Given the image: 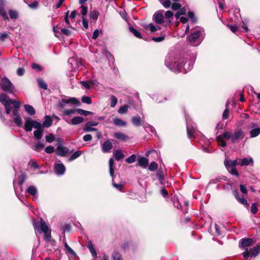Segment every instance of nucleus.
I'll return each mask as SVG.
<instances>
[{
    "label": "nucleus",
    "instance_id": "f03ea898",
    "mask_svg": "<svg viewBox=\"0 0 260 260\" xmlns=\"http://www.w3.org/2000/svg\"><path fill=\"white\" fill-rule=\"evenodd\" d=\"M187 59L182 57L180 55L173 57L169 55L166 58V64L171 70L174 72H181L182 68L186 72L191 70L192 65L186 64Z\"/></svg>",
    "mask_w": 260,
    "mask_h": 260
},
{
    "label": "nucleus",
    "instance_id": "aec40b11",
    "mask_svg": "<svg viewBox=\"0 0 260 260\" xmlns=\"http://www.w3.org/2000/svg\"><path fill=\"white\" fill-rule=\"evenodd\" d=\"M114 124L118 126H124L126 125V122L118 118H114L113 120Z\"/></svg>",
    "mask_w": 260,
    "mask_h": 260
},
{
    "label": "nucleus",
    "instance_id": "a878e982",
    "mask_svg": "<svg viewBox=\"0 0 260 260\" xmlns=\"http://www.w3.org/2000/svg\"><path fill=\"white\" fill-rule=\"evenodd\" d=\"M260 134V128L257 127L255 128H252L250 131V134L251 138L255 137L259 135Z\"/></svg>",
    "mask_w": 260,
    "mask_h": 260
},
{
    "label": "nucleus",
    "instance_id": "5701e85b",
    "mask_svg": "<svg viewBox=\"0 0 260 260\" xmlns=\"http://www.w3.org/2000/svg\"><path fill=\"white\" fill-rule=\"evenodd\" d=\"M132 122L133 124L136 126H140L142 124L141 118L139 116L133 117Z\"/></svg>",
    "mask_w": 260,
    "mask_h": 260
},
{
    "label": "nucleus",
    "instance_id": "c85d7f7f",
    "mask_svg": "<svg viewBox=\"0 0 260 260\" xmlns=\"http://www.w3.org/2000/svg\"><path fill=\"white\" fill-rule=\"evenodd\" d=\"M112 260H123L121 254L116 251H114L112 253Z\"/></svg>",
    "mask_w": 260,
    "mask_h": 260
},
{
    "label": "nucleus",
    "instance_id": "412c9836",
    "mask_svg": "<svg viewBox=\"0 0 260 260\" xmlns=\"http://www.w3.org/2000/svg\"><path fill=\"white\" fill-rule=\"evenodd\" d=\"M26 112L30 115L35 114L36 111L34 107L29 105H25L24 106Z\"/></svg>",
    "mask_w": 260,
    "mask_h": 260
},
{
    "label": "nucleus",
    "instance_id": "e2e57ef3",
    "mask_svg": "<svg viewBox=\"0 0 260 260\" xmlns=\"http://www.w3.org/2000/svg\"><path fill=\"white\" fill-rule=\"evenodd\" d=\"M28 164L29 165H30L32 167H33L35 169H38L39 168L38 164H37V162L36 161H33V160H31L29 162Z\"/></svg>",
    "mask_w": 260,
    "mask_h": 260
},
{
    "label": "nucleus",
    "instance_id": "4468645a",
    "mask_svg": "<svg viewBox=\"0 0 260 260\" xmlns=\"http://www.w3.org/2000/svg\"><path fill=\"white\" fill-rule=\"evenodd\" d=\"M139 165L143 168H146L149 164V160L144 156L139 157L138 159Z\"/></svg>",
    "mask_w": 260,
    "mask_h": 260
},
{
    "label": "nucleus",
    "instance_id": "6ab92c4d",
    "mask_svg": "<svg viewBox=\"0 0 260 260\" xmlns=\"http://www.w3.org/2000/svg\"><path fill=\"white\" fill-rule=\"evenodd\" d=\"M251 256H255L260 253V245H257L250 249Z\"/></svg>",
    "mask_w": 260,
    "mask_h": 260
},
{
    "label": "nucleus",
    "instance_id": "b1692460",
    "mask_svg": "<svg viewBox=\"0 0 260 260\" xmlns=\"http://www.w3.org/2000/svg\"><path fill=\"white\" fill-rule=\"evenodd\" d=\"M114 155L117 160H120L124 157V155L121 150L116 151L114 152Z\"/></svg>",
    "mask_w": 260,
    "mask_h": 260
},
{
    "label": "nucleus",
    "instance_id": "49530a36",
    "mask_svg": "<svg viewBox=\"0 0 260 260\" xmlns=\"http://www.w3.org/2000/svg\"><path fill=\"white\" fill-rule=\"evenodd\" d=\"M171 9L173 10H177L181 7V4L177 2H174L172 5L171 4Z\"/></svg>",
    "mask_w": 260,
    "mask_h": 260
},
{
    "label": "nucleus",
    "instance_id": "4d7b16f0",
    "mask_svg": "<svg viewBox=\"0 0 260 260\" xmlns=\"http://www.w3.org/2000/svg\"><path fill=\"white\" fill-rule=\"evenodd\" d=\"M156 177L157 179H158L160 181H162L164 179V175L161 171H158L156 174Z\"/></svg>",
    "mask_w": 260,
    "mask_h": 260
},
{
    "label": "nucleus",
    "instance_id": "2eb2a0df",
    "mask_svg": "<svg viewBox=\"0 0 260 260\" xmlns=\"http://www.w3.org/2000/svg\"><path fill=\"white\" fill-rule=\"evenodd\" d=\"M27 192L30 194V195L32 196L34 198V199H37L38 198V195L37 192L38 190L37 188L33 186L30 185L28 186V187L27 189L26 190Z\"/></svg>",
    "mask_w": 260,
    "mask_h": 260
},
{
    "label": "nucleus",
    "instance_id": "3c124183",
    "mask_svg": "<svg viewBox=\"0 0 260 260\" xmlns=\"http://www.w3.org/2000/svg\"><path fill=\"white\" fill-rule=\"evenodd\" d=\"M81 101L84 103H86L87 104H91V99L89 96H82Z\"/></svg>",
    "mask_w": 260,
    "mask_h": 260
},
{
    "label": "nucleus",
    "instance_id": "2f4dec72",
    "mask_svg": "<svg viewBox=\"0 0 260 260\" xmlns=\"http://www.w3.org/2000/svg\"><path fill=\"white\" fill-rule=\"evenodd\" d=\"M38 83L39 86L45 90L47 89V84L41 78H39L37 79Z\"/></svg>",
    "mask_w": 260,
    "mask_h": 260
},
{
    "label": "nucleus",
    "instance_id": "f257e3e1",
    "mask_svg": "<svg viewBox=\"0 0 260 260\" xmlns=\"http://www.w3.org/2000/svg\"><path fill=\"white\" fill-rule=\"evenodd\" d=\"M7 99L8 97L6 94L4 93L0 94V102L5 106L6 114H10L12 110L11 116L13 119L14 122L17 126L21 127L22 119L19 114L20 103L15 100Z\"/></svg>",
    "mask_w": 260,
    "mask_h": 260
},
{
    "label": "nucleus",
    "instance_id": "79ce46f5",
    "mask_svg": "<svg viewBox=\"0 0 260 260\" xmlns=\"http://www.w3.org/2000/svg\"><path fill=\"white\" fill-rule=\"evenodd\" d=\"M257 210H258L257 204L256 203H254L252 204V205L251 206V209H250L251 212L253 214H255L257 213Z\"/></svg>",
    "mask_w": 260,
    "mask_h": 260
},
{
    "label": "nucleus",
    "instance_id": "473e14b6",
    "mask_svg": "<svg viewBox=\"0 0 260 260\" xmlns=\"http://www.w3.org/2000/svg\"><path fill=\"white\" fill-rule=\"evenodd\" d=\"M129 31L133 33L135 37L141 39L142 38V36L141 34L136 29H135L133 27L131 26L129 28Z\"/></svg>",
    "mask_w": 260,
    "mask_h": 260
},
{
    "label": "nucleus",
    "instance_id": "052dcab7",
    "mask_svg": "<svg viewBox=\"0 0 260 260\" xmlns=\"http://www.w3.org/2000/svg\"><path fill=\"white\" fill-rule=\"evenodd\" d=\"M147 28H149L151 32H155L157 30L156 27L152 23L148 24Z\"/></svg>",
    "mask_w": 260,
    "mask_h": 260
},
{
    "label": "nucleus",
    "instance_id": "39448f33",
    "mask_svg": "<svg viewBox=\"0 0 260 260\" xmlns=\"http://www.w3.org/2000/svg\"><path fill=\"white\" fill-rule=\"evenodd\" d=\"M0 84L3 90L10 93L14 92L15 87L8 78H1Z\"/></svg>",
    "mask_w": 260,
    "mask_h": 260
},
{
    "label": "nucleus",
    "instance_id": "c03bdc74",
    "mask_svg": "<svg viewBox=\"0 0 260 260\" xmlns=\"http://www.w3.org/2000/svg\"><path fill=\"white\" fill-rule=\"evenodd\" d=\"M55 140V137L53 134H49L48 135L46 136V140L48 143H51Z\"/></svg>",
    "mask_w": 260,
    "mask_h": 260
},
{
    "label": "nucleus",
    "instance_id": "f8f14e48",
    "mask_svg": "<svg viewBox=\"0 0 260 260\" xmlns=\"http://www.w3.org/2000/svg\"><path fill=\"white\" fill-rule=\"evenodd\" d=\"M65 167L62 163L55 164L54 170L56 174L62 175L65 172Z\"/></svg>",
    "mask_w": 260,
    "mask_h": 260
},
{
    "label": "nucleus",
    "instance_id": "de8ad7c7",
    "mask_svg": "<svg viewBox=\"0 0 260 260\" xmlns=\"http://www.w3.org/2000/svg\"><path fill=\"white\" fill-rule=\"evenodd\" d=\"M9 15L11 19H16L18 18V13L14 10L9 11Z\"/></svg>",
    "mask_w": 260,
    "mask_h": 260
},
{
    "label": "nucleus",
    "instance_id": "69168bd1",
    "mask_svg": "<svg viewBox=\"0 0 260 260\" xmlns=\"http://www.w3.org/2000/svg\"><path fill=\"white\" fill-rule=\"evenodd\" d=\"M25 70L23 68H19L17 70V74L18 76H22L24 75Z\"/></svg>",
    "mask_w": 260,
    "mask_h": 260
},
{
    "label": "nucleus",
    "instance_id": "1a4fd4ad",
    "mask_svg": "<svg viewBox=\"0 0 260 260\" xmlns=\"http://www.w3.org/2000/svg\"><path fill=\"white\" fill-rule=\"evenodd\" d=\"M164 10L156 12L153 16V21L157 24H161L164 22V16L163 15Z\"/></svg>",
    "mask_w": 260,
    "mask_h": 260
},
{
    "label": "nucleus",
    "instance_id": "13d9d810",
    "mask_svg": "<svg viewBox=\"0 0 260 260\" xmlns=\"http://www.w3.org/2000/svg\"><path fill=\"white\" fill-rule=\"evenodd\" d=\"M81 8L82 9L81 14L82 15V16L85 17V16L87 13V7L85 6H84V5H82L81 6Z\"/></svg>",
    "mask_w": 260,
    "mask_h": 260
},
{
    "label": "nucleus",
    "instance_id": "e433bc0d",
    "mask_svg": "<svg viewBox=\"0 0 260 260\" xmlns=\"http://www.w3.org/2000/svg\"><path fill=\"white\" fill-rule=\"evenodd\" d=\"M157 164L155 161H152L148 166V169L150 171H154L157 169Z\"/></svg>",
    "mask_w": 260,
    "mask_h": 260
},
{
    "label": "nucleus",
    "instance_id": "9d476101",
    "mask_svg": "<svg viewBox=\"0 0 260 260\" xmlns=\"http://www.w3.org/2000/svg\"><path fill=\"white\" fill-rule=\"evenodd\" d=\"M186 128L187 136L189 138L194 137L195 127L191 124V121L186 119Z\"/></svg>",
    "mask_w": 260,
    "mask_h": 260
},
{
    "label": "nucleus",
    "instance_id": "0eeeda50",
    "mask_svg": "<svg viewBox=\"0 0 260 260\" xmlns=\"http://www.w3.org/2000/svg\"><path fill=\"white\" fill-rule=\"evenodd\" d=\"M79 103V101L75 98H70L69 99H61L58 104L60 108H63L66 107V104H71L76 105Z\"/></svg>",
    "mask_w": 260,
    "mask_h": 260
},
{
    "label": "nucleus",
    "instance_id": "a211bd4d",
    "mask_svg": "<svg viewBox=\"0 0 260 260\" xmlns=\"http://www.w3.org/2000/svg\"><path fill=\"white\" fill-rule=\"evenodd\" d=\"M36 128L37 129L34 132V137L37 140H40L43 136V129H42V126L40 128Z\"/></svg>",
    "mask_w": 260,
    "mask_h": 260
},
{
    "label": "nucleus",
    "instance_id": "a18cd8bd",
    "mask_svg": "<svg viewBox=\"0 0 260 260\" xmlns=\"http://www.w3.org/2000/svg\"><path fill=\"white\" fill-rule=\"evenodd\" d=\"M0 15L5 19H8V17L4 8L2 6H0Z\"/></svg>",
    "mask_w": 260,
    "mask_h": 260
},
{
    "label": "nucleus",
    "instance_id": "338daca9",
    "mask_svg": "<svg viewBox=\"0 0 260 260\" xmlns=\"http://www.w3.org/2000/svg\"><path fill=\"white\" fill-rule=\"evenodd\" d=\"M83 139L84 141H89L92 139V136L90 134H87L84 136Z\"/></svg>",
    "mask_w": 260,
    "mask_h": 260
},
{
    "label": "nucleus",
    "instance_id": "58836bf2",
    "mask_svg": "<svg viewBox=\"0 0 260 260\" xmlns=\"http://www.w3.org/2000/svg\"><path fill=\"white\" fill-rule=\"evenodd\" d=\"M110 100H111V107L112 108H114L116 106V104L118 102V100L116 96L114 95H111L110 96Z\"/></svg>",
    "mask_w": 260,
    "mask_h": 260
},
{
    "label": "nucleus",
    "instance_id": "603ef678",
    "mask_svg": "<svg viewBox=\"0 0 260 260\" xmlns=\"http://www.w3.org/2000/svg\"><path fill=\"white\" fill-rule=\"evenodd\" d=\"M96 130V129L95 128L91 127V126H90L89 125H88L87 123L85 124V126L83 128V131L84 132H92Z\"/></svg>",
    "mask_w": 260,
    "mask_h": 260
},
{
    "label": "nucleus",
    "instance_id": "ddd939ff",
    "mask_svg": "<svg viewBox=\"0 0 260 260\" xmlns=\"http://www.w3.org/2000/svg\"><path fill=\"white\" fill-rule=\"evenodd\" d=\"M113 148V144L110 140L106 141L102 145V151L106 153L109 152Z\"/></svg>",
    "mask_w": 260,
    "mask_h": 260
},
{
    "label": "nucleus",
    "instance_id": "c9c22d12",
    "mask_svg": "<svg viewBox=\"0 0 260 260\" xmlns=\"http://www.w3.org/2000/svg\"><path fill=\"white\" fill-rule=\"evenodd\" d=\"M128 108L129 107L128 105H125L123 106L120 107L118 109V112L120 114H125L127 112Z\"/></svg>",
    "mask_w": 260,
    "mask_h": 260
},
{
    "label": "nucleus",
    "instance_id": "bf43d9fd",
    "mask_svg": "<svg viewBox=\"0 0 260 260\" xmlns=\"http://www.w3.org/2000/svg\"><path fill=\"white\" fill-rule=\"evenodd\" d=\"M80 84L87 89L90 88V83L88 82L82 81L80 82Z\"/></svg>",
    "mask_w": 260,
    "mask_h": 260
},
{
    "label": "nucleus",
    "instance_id": "864d4df0",
    "mask_svg": "<svg viewBox=\"0 0 260 260\" xmlns=\"http://www.w3.org/2000/svg\"><path fill=\"white\" fill-rule=\"evenodd\" d=\"M82 22L83 27L85 29H87L88 28V21L84 16L82 17Z\"/></svg>",
    "mask_w": 260,
    "mask_h": 260
},
{
    "label": "nucleus",
    "instance_id": "774afa93",
    "mask_svg": "<svg viewBox=\"0 0 260 260\" xmlns=\"http://www.w3.org/2000/svg\"><path fill=\"white\" fill-rule=\"evenodd\" d=\"M228 26L231 29V30L233 32H236L238 30V27L236 25H228Z\"/></svg>",
    "mask_w": 260,
    "mask_h": 260
},
{
    "label": "nucleus",
    "instance_id": "cd10ccee",
    "mask_svg": "<svg viewBox=\"0 0 260 260\" xmlns=\"http://www.w3.org/2000/svg\"><path fill=\"white\" fill-rule=\"evenodd\" d=\"M114 160L112 158H111L109 160V172L110 175L112 177H113L114 173Z\"/></svg>",
    "mask_w": 260,
    "mask_h": 260
},
{
    "label": "nucleus",
    "instance_id": "ea45409f",
    "mask_svg": "<svg viewBox=\"0 0 260 260\" xmlns=\"http://www.w3.org/2000/svg\"><path fill=\"white\" fill-rule=\"evenodd\" d=\"M25 180V175L24 174H21L18 177V184L22 186Z\"/></svg>",
    "mask_w": 260,
    "mask_h": 260
},
{
    "label": "nucleus",
    "instance_id": "c756f323",
    "mask_svg": "<svg viewBox=\"0 0 260 260\" xmlns=\"http://www.w3.org/2000/svg\"><path fill=\"white\" fill-rule=\"evenodd\" d=\"M44 146L45 145L43 143L38 142L35 145H34L33 149L35 151L39 152L42 150L44 148Z\"/></svg>",
    "mask_w": 260,
    "mask_h": 260
},
{
    "label": "nucleus",
    "instance_id": "4be33fe9",
    "mask_svg": "<svg viewBox=\"0 0 260 260\" xmlns=\"http://www.w3.org/2000/svg\"><path fill=\"white\" fill-rule=\"evenodd\" d=\"M45 120L43 121L42 126L47 127H50L52 124V120L51 118L49 116H46L45 117Z\"/></svg>",
    "mask_w": 260,
    "mask_h": 260
},
{
    "label": "nucleus",
    "instance_id": "8fccbe9b",
    "mask_svg": "<svg viewBox=\"0 0 260 260\" xmlns=\"http://www.w3.org/2000/svg\"><path fill=\"white\" fill-rule=\"evenodd\" d=\"M223 137L227 140L231 139L232 140V134L230 132H225L223 134Z\"/></svg>",
    "mask_w": 260,
    "mask_h": 260
},
{
    "label": "nucleus",
    "instance_id": "72a5a7b5",
    "mask_svg": "<svg viewBox=\"0 0 260 260\" xmlns=\"http://www.w3.org/2000/svg\"><path fill=\"white\" fill-rule=\"evenodd\" d=\"M114 136L116 138L122 140H125L127 138V136L121 132L115 133Z\"/></svg>",
    "mask_w": 260,
    "mask_h": 260
},
{
    "label": "nucleus",
    "instance_id": "f704fd0d",
    "mask_svg": "<svg viewBox=\"0 0 260 260\" xmlns=\"http://www.w3.org/2000/svg\"><path fill=\"white\" fill-rule=\"evenodd\" d=\"M76 112V109H65L62 111L63 115L65 116H70L72 114H74Z\"/></svg>",
    "mask_w": 260,
    "mask_h": 260
},
{
    "label": "nucleus",
    "instance_id": "a19ab883",
    "mask_svg": "<svg viewBox=\"0 0 260 260\" xmlns=\"http://www.w3.org/2000/svg\"><path fill=\"white\" fill-rule=\"evenodd\" d=\"M136 159V155L135 154H132L129 157H128L125 161L128 164H132L134 162Z\"/></svg>",
    "mask_w": 260,
    "mask_h": 260
},
{
    "label": "nucleus",
    "instance_id": "680f3d73",
    "mask_svg": "<svg viewBox=\"0 0 260 260\" xmlns=\"http://www.w3.org/2000/svg\"><path fill=\"white\" fill-rule=\"evenodd\" d=\"M173 15V13L172 11L169 10L166 12L165 14V17L166 19H169L172 17Z\"/></svg>",
    "mask_w": 260,
    "mask_h": 260
},
{
    "label": "nucleus",
    "instance_id": "7ed1b4c3",
    "mask_svg": "<svg viewBox=\"0 0 260 260\" xmlns=\"http://www.w3.org/2000/svg\"><path fill=\"white\" fill-rule=\"evenodd\" d=\"M252 161V158L248 159L245 157L242 159H237L234 160L225 159L224 164L226 168L231 174L238 176L239 173L236 170V166L237 165H240L241 166H247Z\"/></svg>",
    "mask_w": 260,
    "mask_h": 260
},
{
    "label": "nucleus",
    "instance_id": "20e7f679",
    "mask_svg": "<svg viewBox=\"0 0 260 260\" xmlns=\"http://www.w3.org/2000/svg\"><path fill=\"white\" fill-rule=\"evenodd\" d=\"M203 32L201 30L197 29L188 37L187 40L190 45L197 46L201 43L204 38Z\"/></svg>",
    "mask_w": 260,
    "mask_h": 260
},
{
    "label": "nucleus",
    "instance_id": "37998d69",
    "mask_svg": "<svg viewBox=\"0 0 260 260\" xmlns=\"http://www.w3.org/2000/svg\"><path fill=\"white\" fill-rule=\"evenodd\" d=\"M238 201L241 204L245 206L246 207L248 208L249 207V204H248L246 199L244 198L243 197H242V198H238Z\"/></svg>",
    "mask_w": 260,
    "mask_h": 260
},
{
    "label": "nucleus",
    "instance_id": "7c9ffc66",
    "mask_svg": "<svg viewBox=\"0 0 260 260\" xmlns=\"http://www.w3.org/2000/svg\"><path fill=\"white\" fill-rule=\"evenodd\" d=\"M41 230L43 233L48 232V227L45 221L42 219H41Z\"/></svg>",
    "mask_w": 260,
    "mask_h": 260
},
{
    "label": "nucleus",
    "instance_id": "0e129e2a",
    "mask_svg": "<svg viewBox=\"0 0 260 260\" xmlns=\"http://www.w3.org/2000/svg\"><path fill=\"white\" fill-rule=\"evenodd\" d=\"M152 40L156 42H160L165 39L164 36H160L159 37H153Z\"/></svg>",
    "mask_w": 260,
    "mask_h": 260
},
{
    "label": "nucleus",
    "instance_id": "9b49d317",
    "mask_svg": "<svg viewBox=\"0 0 260 260\" xmlns=\"http://www.w3.org/2000/svg\"><path fill=\"white\" fill-rule=\"evenodd\" d=\"M63 119L67 123L70 124L77 125L82 123L84 121V119L82 117L77 116L73 118L70 121L66 118H63Z\"/></svg>",
    "mask_w": 260,
    "mask_h": 260
},
{
    "label": "nucleus",
    "instance_id": "6e6d98bb",
    "mask_svg": "<svg viewBox=\"0 0 260 260\" xmlns=\"http://www.w3.org/2000/svg\"><path fill=\"white\" fill-rule=\"evenodd\" d=\"M45 151L47 153H52L54 151V147L52 146H47L45 148Z\"/></svg>",
    "mask_w": 260,
    "mask_h": 260
},
{
    "label": "nucleus",
    "instance_id": "393cba45",
    "mask_svg": "<svg viewBox=\"0 0 260 260\" xmlns=\"http://www.w3.org/2000/svg\"><path fill=\"white\" fill-rule=\"evenodd\" d=\"M99 15V11H98L96 10H94V11H91L90 13L89 18H90V20H96L98 19Z\"/></svg>",
    "mask_w": 260,
    "mask_h": 260
},
{
    "label": "nucleus",
    "instance_id": "dca6fc26",
    "mask_svg": "<svg viewBox=\"0 0 260 260\" xmlns=\"http://www.w3.org/2000/svg\"><path fill=\"white\" fill-rule=\"evenodd\" d=\"M253 240L251 238H243L240 240V245L241 247H247L251 245Z\"/></svg>",
    "mask_w": 260,
    "mask_h": 260
},
{
    "label": "nucleus",
    "instance_id": "09e8293b",
    "mask_svg": "<svg viewBox=\"0 0 260 260\" xmlns=\"http://www.w3.org/2000/svg\"><path fill=\"white\" fill-rule=\"evenodd\" d=\"M226 108L225 109V110L223 112V113L222 114V118L223 119H226L228 118L229 117V109L228 108V103H226Z\"/></svg>",
    "mask_w": 260,
    "mask_h": 260
},
{
    "label": "nucleus",
    "instance_id": "423d86ee",
    "mask_svg": "<svg viewBox=\"0 0 260 260\" xmlns=\"http://www.w3.org/2000/svg\"><path fill=\"white\" fill-rule=\"evenodd\" d=\"M42 124L40 122L32 120L30 118H27L25 119L24 128L25 131L30 132L32 127L40 128Z\"/></svg>",
    "mask_w": 260,
    "mask_h": 260
},
{
    "label": "nucleus",
    "instance_id": "4c0bfd02",
    "mask_svg": "<svg viewBox=\"0 0 260 260\" xmlns=\"http://www.w3.org/2000/svg\"><path fill=\"white\" fill-rule=\"evenodd\" d=\"M165 8H169L171 7L170 0H158Z\"/></svg>",
    "mask_w": 260,
    "mask_h": 260
},
{
    "label": "nucleus",
    "instance_id": "5fc2aeb1",
    "mask_svg": "<svg viewBox=\"0 0 260 260\" xmlns=\"http://www.w3.org/2000/svg\"><path fill=\"white\" fill-rule=\"evenodd\" d=\"M65 248L67 249L68 251L71 254L73 255H76V253L74 251V250L68 245L67 242L64 243Z\"/></svg>",
    "mask_w": 260,
    "mask_h": 260
},
{
    "label": "nucleus",
    "instance_id": "bb28decb",
    "mask_svg": "<svg viewBox=\"0 0 260 260\" xmlns=\"http://www.w3.org/2000/svg\"><path fill=\"white\" fill-rule=\"evenodd\" d=\"M82 153V152L81 151H75L73 154L71 155L70 158H69V161H72L78 157H79Z\"/></svg>",
    "mask_w": 260,
    "mask_h": 260
},
{
    "label": "nucleus",
    "instance_id": "f3484780",
    "mask_svg": "<svg viewBox=\"0 0 260 260\" xmlns=\"http://www.w3.org/2000/svg\"><path fill=\"white\" fill-rule=\"evenodd\" d=\"M243 133V132L242 130L239 129L236 131L233 134H232V142H235L239 139L242 138Z\"/></svg>",
    "mask_w": 260,
    "mask_h": 260
},
{
    "label": "nucleus",
    "instance_id": "6e6552de",
    "mask_svg": "<svg viewBox=\"0 0 260 260\" xmlns=\"http://www.w3.org/2000/svg\"><path fill=\"white\" fill-rule=\"evenodd\" d=\"M56 153L58 155L61 156H65L67 154H70L72 151H71L69 148L64 147L61 144H58L56 148Z\"/></svg>",
    "mask_w": 260,
    "mask_h": 260
}]
</instances>
